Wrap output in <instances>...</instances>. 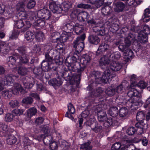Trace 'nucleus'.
I'll use <instances>...</instances> for the list:
<instances>
[{"mask_svg":"<svg viewBox=\"0 0 150 150\" xmlns=\"http://www.w3.org/2000/svg\"><path fill=\"white\" fill-rule=\"evenodd\" d=\"M86 37L85 34L83 33L77 37L72 43V47L75 49V52L72 56L67 58L64 62L68 70H64L61 75L65 80L69 81L70 84H75L77 88H79L81 72L83 71L80 69L81 66L79 68H77L75 64L79 60L80 53L84 48Z\"/></svg>","mask_w":150,"mask_h":150,"instance_id":"1","label":"nucleus"},{"mask_svg":"<svg viewBox=\"0 0 150 150\" xmlns=\"http://www.w3.org/2000/svg\"><path fill=\"white\" fill-rule=\"evenodd\" d=\"M121 69V66L120 64L114 62L110 67L106 69L101 77V72L99 71H93L91 76L95 79V80L99 81L103 83H109L112 79L116 76L115 72L119 71Z\"/></svg>","mask_w":150,"mask_h":150,"instance_id":"2","label":"nucleus"},{"mask_svg":"<svg viewBox=\"0 0 150 150\" xmlns=\"http://www.w3.org/2000/svg\"><path fill=\"white\" fill-rule=\"evenodd\" d=\"M101 83L99 81L91 80L87 87L89 91L88 98L91 99V101L92 103H103L106 101L105 97H102L101 95L104 91L103 88L100 87L97 88L98 85Z\"/></svg>","mask_w":150,"mask_h":150,"instance_id":"3","label":"nucleus"},{"mask_svg":"<svg viewBox=\"0 0 150 150\" xmlns=\"http://www.w3.org/2000/svg\"><path fill=\"white\" fill-rule=\"evenodd\" d=\"M64 46V43L60 42L57 45L55 49H51L49 52V54L54 59L53 61L58 66L62 65L63 63V59L60 56L65 50Z\"/></svg>","mask_w":150,"mask_h":150,"instance_id":"4","label":"nucleus"},{"mask_svg":"<svg viewBox=\"0 0 150 150\" xmlns=\"http://www.w3.org/2000/svg\"><path fill=\"white\" fill-rule=\"evenodd\" d=\"M134 87H130V86L127 89H129V91L127 93V96L129 97V98L126 99L125 102L126 105L127 107H128L129 109H131L132 110H135L137 109L142 106L141 103L139 102H137L136 100L133 99V95L134 90Z\"/></svg>","mask_w":150,"mask_h":150,"instance_id":"5","label":"nucleus"},{"mask_svg":"<svg viewBox=\"0 0 150 150\" xmlns=\"http://www.w3.org/2000/svg\"><path fill=\"white\" fill-rule=\"evenodd\" d=\"M46 1L43 0L38 1V18L48 20L50 19L52 16L51 11L47 8L45 7L46 4Z\"/></svg>","mask_w":150,"mask_h":150,"instance_id":"6","label":"nucleus"},{"mask_svg":"<svg viewBox=\"0 0 150 150\" xmlns=\"http://www.w3.org/2000/svg\"><path fill=\"white\" fill-rule=\"evenodd\" d=\"M93 31L97 35H90L88 37V41L91 45H97L100 41L98 36H103L105 34V30L103 27H96L93 28Z\"/></svg>","mask_w":150,"mask_h":150,"instance_id":"7","label":"nucleus"},{"mask_svg":"<svg viewBox=\"0 0 150 150\" xmlns=\"http://www.w3.org/2000/svg\"><path fill=\"white\" fill-rule=\"evenodd\" d=\"M84 125L87 127H91V130L96 133H101L104 131L105 128L102 123H98L92 118H90L85 122Z\"/></svg>","mask_w":150,"mask_h":150,"instance_id":"8","label":"nucleus"},{"mask_svg":"<svg viewBox=\"0 0 150 150\" xmlns=\"http://www.w3.org/2000/svg\"><path fill=\"white\" fill-rule=\"evenodd\" d=\"M19 92L23 94L26 93V91L23 89L20 85L18 83H15L12 89L4 91L2 92V94L5 98H9L12 94L17 95Z\"/></svg>","mask_w":150,"mask_h":150,"instance_id":"9","label":"nucleus"},{"mask_svg":"<svg viewBox=\"0 0 150 150\" xmlns=\"http://www.w3.org/2000/svg\"><path fill=\"white\" fill-rule=\"evenodd\" d=\"M136 36L134 34L132 33H129L128 35L125 40V43H121L118 41L115 43L116 45H119L118 49L120 51L124 52L125 50L127 47L130 46L131 44L132 41L136 39Z\"/></svg>","mask_w":150,"mask_h":150,"instance_id":"10","label":"nucleus"},{"mask_svg":"<svg viewBox=\"0 0 150 150\" xmlns=\"http://www.w3.org/2000/svg\"><path fill=\"white\" fill-rule=\"evenodd\" d=\"M143 30H141L138 34V40L142 44H145L148 41V36L150 33V29L148 25H144Z\"/></svg>","mask_w":150,"mask_h":150,"instance_id":"11","label":"nucleus"},{"mask_svg":"<svg viewBox=\"0 0 150 150\" xmlns=\"http://www.w3.org/2000/svg\"><path fill=\"white\" fill-rule=\"evenodd\" d=\"M109 24L106 27L108 31L114 33L117 32L119 28V20L116 16L108 19Z\"/></svg>","mask_w":150,"mask_h":150,"instance_id":"12","label":"nucleus"},{"mask_svg":"<svg viewBox=\"0 0 150 150\" xmlns=\"http://www.w3.org/2000/svg\"><path fill=\"white\" fill-rule=\"evenodd\" d=\"M25 6L24 2H22L18 3L16 6V11L15 12L13 11V13L17 14V16L19 17V19L25 20L27 18L28 15L26 11H24Z\"/></svg>","mask_w":150,"mask_h":150,"instance_id":"13","label":"nucleus"},{"mask_svg":"<svg viewBox=\"0 0 150 150\" xmlns=\"http://www.w3.org/2000/svg\"><path fill=\"white\" fill-rule=\"evenodd\" d=\"M41 68L42 72L54 71L56 74L57 73L58 66L54 65V64H51L43 60L41 64Z\"/></svg>","mask_w":150,"mask_h":150,"instance_id":"14","label":"nucleus"},{"mask_svg":"<svg viewBox=\"0 0 150 150\" xmlns=\"http://www.w3.org/2000/svg\"><path fill=\"white\" fill-rule=\"evenodd\" d=\"M80 54L81 56V53ZM91 54L89 53H86L82 55L81 58L79 59L80 62V63L79 64V66H81V68L80 69L82 71L84 70L87 65L90 62L91 59Z\"/></svg>","mask_w":150,"mask_h":150,"instance_id":"15","label":"nucleus"},{"mask_svg":"<svg viewBox=\"0 0 150 150\" xmlns=\"http://www.w3.org/2000/svg\"><path fill=\"white\" fill-rule=\"evenodd\" d=\"M137 120L138 122L137 123L144 122V120H145L148 121L150 120V110L148 111L146 114V112L143 111H139L138 112L136 116Z\"/></svg>","mask_w":150,"mask_h":150,"instance_id":"16","label":"nucleus"},{"mask_svg":"<svg viewBox=\"0 0 150 150\" xmlns=\"http://www.w3.org/2000/svg\"><path fill=\"white\" fill-rule=\"evenodd\" d=\"M61 4L58 1L50 0L49 6L50 9L54 13H61Z\"/></svg>","mask_w":150,"mask_h":150,"instance_id":"17","label":"nucleus"},{"mask_svg":"<svg viewBox=\"0 0 150 150\" xmlns=\"http://www.w3.org/2000/svg\"><path fill=\"white\" fill-rule=\"evenodd\" d=\"M39 70V69L38 67V79H39L41 81L44 78L48 80L52 77H53L55 74L57 75V74H56L54 71L53 72L51 71L42 72ZM58 74V73L57 72V74Z\"/></svg>","mask_w":150,"mask_h":150,"instance_id":"18","label":"nucleus"},{"mask_svg":"<svg viewBox=\"0 0 150 150\" xmlns=\"http://www.w3.org/2000/svg\"><path fill=\"white\" fill-rule=\"evenodd\" d=\"M102 123L105 129L112 126H118L120 125L119 122L117 120H115L111 117H107L106 119L104 121V122H103Z\"/></svg>","mask_w":150,"mask_h":150,"instance_id":"19","label":"nucleus"},{"mask_svg":"<svg viewBox=\"0 0 150 150\" xmlns=\"http://www.w3.org/2000/svg\"><path fill=\"white\" fill-rule=\"evenodd\" d=\"M103 15L106 16L108 19L116 16L114 12L112 11L111 8L110 6H106L103 7L101 9Z\"/></svg>","mask_w":150,"mask_h":150,"instance_id":"20","label":"nucleus"},{"mask_svg":"<svg viewBox=\"0 0 150 150\" xmlns=\"http://www.w3.org/2000/svg\"><path fill=\"white\" fill-rule=\"evenodd\" d=\"M13 79L11 76L10 75L6 76L3 81L0 78V91L2 90L4 88V85L3 84V82L4 85L9 86L13 82Z\"/></svg>","mask_w":150,"mask_h":150,"instance_id":"21","label":"nucleus"},{"mask_svg":"<svg viewBox=\"0 0 150 150\" xmlns=\"http://www.w3.org/2000/svg\"><path fill=\"white\" fill-rule=\"evenodd\" d=\"M109 48L110 46L108 44L105 42L102 43L99 46L96 53V55L99 56L104 52H108Z\"/></svg>","mask_w":150,"mask_h":150,"instance_id":"22","label":"nucleus"},{"mask_svg":"<svg viewBox=\"0 0 150 150\" xmlns=\"http://www.w3.org/2000/svg\"><path fill=\"white\" fill-rule=\"evenodd\" d=\"M68 111L65 114V117H67L72 121L74 120V118L72 114L74 113L75 110L72 104L69 103L67 105Z\"/></svg>","mask_w":150,"mask_h":150,"instance_id":"23","label":"nucleus"},{"mask_svg":"<svg viewBox=\"0 0 150 150\" xmlns=\"http://www.w3.org/2000/svg\"><path fill=\"white\" fill-rule=\"evenodd\" d=\"M128 82L126 81H124L115 88V93H121L125 92V90L128 88Z\"/></svg>","mask_w":150,"mask_h":150,"instance_id":"24","label":"nucleus"},{"mask_svg":"<svg viewBox=\"0 0 150 150\" xmlns=\"http://www.w3.org/2000/svg\"><path fill=\"white\" fill-rule=\"evenodd\" d=\"M57 78H53L49 81L48 83L50 85L53 87L59 86L62 85L63 82L61 77L57 74Z\"/></svg>","mask_w":150,"mask_h":150,"instance_id":"25","label":"nucleus"},{"mask_svg":"<svg viewBox=\"0 0 150 150\" xmlns=\"http://www.w3.org/2000/svg\"><path fill=\"white\" fill-rule=\"evenodd\" d=\"M14 9V8H10L8 10L5 11V6L2 4H0V14H4L8 18L12 17Z\"/></svg>","mask_w":150,"mask_h":150,"instance_id":"26","label":"nucleus"},{"mask_svg":"<svg viewBox=\"0 0 150 150\" xmlns=\"http://www.w3.org/2000/svg\"><path fill=\"white\" fill-rule=\"evenodd\" d=\"M107 56L108 57H109V59H110V60L113 61L112 63L110 64V67H111V65H112L113 62H115L117 64H120L121 66V68L122 67V66L120 64L119 62L117 63L115 61L116 60H118L119 59L121 56V54L119 52L117 51L116 52L113 53L111 54H107Z\"/></svg>","mask_w":150,"mask_h":150,"instance_id":"27","label":"nucleus"},{"mask_svg":"<svg viewBox=\"0 0 150 150\" xmlns=\"http://www.w3.org/2000/svg\"><path fill=\"white\" fill-rule=\"evenodd\" d=\"M72 5V3L69 1H65L62 2L61 4L60 8H61V13L62 11L65 12H67L71 8Z\"/></svg>","mask_w":150,"mask_h":150,"instance_id":"28","label":"nucleus"},{"mask_svg":"<svg viewBox=\"0 0 150 150\" xmlns=\"http://www.w3.org/2000/svg\"><path fill=\"white\" fill-rule=\"evenodd\" d=\"M90 18V15L86 11H83L80 12L79 15L78 19L81 21L86 22Z\"/></svg>","mask_w":150,"mask_h":150,"instance_id":"29","label":"nucleus"},{"mask_svg":"<svg viewBox=\"0 0 150 150\" xmlns=\"http://www.w3.org/2000/svg\"><path fill=\"white\" fill-rule=\"evenodd\" d=\"M97 117L98 121L102 123L104 122L107 118V115L105 111L103 110H100L97 111Z\"/></svg>","mask_w":150,"mask_h":150,"instance_id":"30","label":"nucleus"},{"mask_svg":"<svg viewBox=\"0 0 150 150\" xmlns=\"http://www.w3.org/2000/svg\"><path fill=\"white\" fill-rule=\"evenodd\" d=\"M109 60L105 57L101 58L99 61V64L100 67L102 69H105L109 64Z\"/></svg>","mask_w":150,"mask_h":150,"instance_id":"31","label":"nucleus"},{"mask_svg":"<svg viewBox=\"0 0 150 150\" xmlns=\"http://www.w3.org/2000/svg\"><path fill=\"white\" fill-rule=\"evenodd\" d=\"M137 123L135 124L136 132L137 134L141 135L143 134L144 132V125L145 124L144 122Z\"/></svg>","mask_w":150,"mask_h":150,"instance_id":"32","label":"nucleus"},{"mask_svg":"<svg viewBox=\"0 0 150 150\" xmlns=\"http://www.w3.org/2000/svg\"><path fill=\"white\" fill-rule=\"evenodd\" d=\"M19 52L21 54H22L23 56H21L19 59V60L20 62L25 63H27L28 61V59L26 57L25 55V52L24 49L23 47L19 48L18 49Z\"/></svg>","mask_w":150,"mask_h":150,"instance_id":"33","label":"nucleus"},{"mask_svg":"<svg viewBox=\"0 0 150 150\" xmlns=\"http://www.w3.org/2000/svg\"><path fill=\"white\" fill-rule=\"evenodd\" d=\"M75 24L74 22L69 21L65 24L64 26L65 29L68 33L72 32L74 31Z\"/></svg>","mask_w":150,"mask_h":150,"instance_id":"34","label":"nucleus"},{"mask_svg":"<svg viewBox=\"0 0 150 150\" xmlns=\"http://www.w3.org/2000/svg\"><path fill=\"white\" fill-rule=\"evenodd\" d=\"M118 106H113L108 111V114L112 117H115L118 116Z\"/></svg>","mask_w":150,"mask_h":150,"instance_id":"35","label":"nucleus"},{"mask_svg":"<svg viewBox=\"0 0 150 150\" xmlns=\"http://www.w3.org/2000/svg\"><path fill=\"white\" fill-rule=\"evenodd\" d=\"M18 55H16V57L14 56H10L7 59L8 64L9 67L11 68H13V66L15 64L16 59H18Z\"/></svg>","mask_w":150,"mask_h":150,"instance_id":"36","label":"nucleus"},{"mask_svg":"<svg viewBox=\"0 0 150 150\" xmlns=\"http://www.w3.org/2000/svg\"><path fill=\"white\" fill-rule=\"evenodd\" d=\"M142 19L144 22L147 23L150 21V6L149 8L146 9L144 10Z\"/></svg>","mask_w":150,"mask_h":150,"instance_id":"37","label":"nucleus"},{"mask_svg":"<svg viewBox=\"0 0 150 150\" xmlns=\"http://www.w3.org/2000/svg\"><path fill=\"white\" fill-rule=\"evenodd\" d=\"M84 26L82 24L77 23H76L74 29V32L77 35H79L83 32L84 30Z\"/></svg>","mask_w":150,"mask_h":150,"instance_id":"38","label":"nucleus"},{"mask_svg":"<svg viewBox=\"0 0 150 150\" xmlns=\"http://www.w3.org/2000/svg\"><path fill=\"white\" fill-rule=\"evenodd\" d=\"M118 107L119 109V116L121 117H125L128 112V110L127 108L125 107L121 108L119 106H118Z\"/></svg>","mask_w":150,"mask_h":150,"instance_id":"39","label":"nucleus"},{"mask_svg":"<svg viewBox=\"0 0 150 150\" xmlns=\"http://www.w3.org/2000/svg\"><path fill=\"white\" fill-rule=\"evenodd\" d=\"M38 138L42 139L44 144L46 145L50 144L51 143L50 141L52 139V138L51 137L45 136L43 134H41L40 137L38 136Z\"/></svg>","mask_w":150,"mask_h":150,"instance_id":"40","label":"nucleus"},{"mask_svg":"<svg viewBox=\"0 0 150 150\" xmlns=\"http://www.w3.org/2000/svg\"><path fill=\"white\" fill-rule=\"evenodd\" d=\"M116 7L115 8V11L117 12H122L124 10L125 7V4L122 2H117L116 4Z\"/></svg>","mask_w":150,"mask_h":150,"instance_id":"41","label":"nucleus"},{"mask_svg":"<svg viewBox=\"0 0 150 150\" xmlns=\"http://www.w3.org/2000/svg\"><path fill=\"white\" fill-rule=\"evenodd\" d=\"M16 141L17 139L13 135H9L7 138L6 142L9 145H12L15 144Z\"/></svg>","mask_w":150,"mask_h":150,"instance_id":"42","label":"nucleus"},{"mask_svg":"<svg viewBox=\"0 0 150 150\" xmlns=\"http://www.w3.org/2000/svg\"><path fill=\"white\" fill-rule=\"evenodd\" d=\"M147 86V83L144 81L142 80L140 81L138 83L137 82L136 83V84L134 85V87L135 88H138L141 90L145 89Z\"/></svg>","mask_w":150,"mask_h":150,"instance_id":"43","label":"nucleus"},{"mask_svg":"<svg viewBox=\"0 0 150 150\" xmlns=\"http://www.w3.org/2000/svg\"><path fill=\"white\" fill-rule=\"evenodd\" d=\"M128 47H127L124 50L125 52L124 53V55L125 56L128 57H127V59H130V58L132 59V57L134 56V53L131 49H128Z\"/></svg>","mask_w":150,"mask_h":150,"instance_id":"44","label":"nucleus"},{"mask_svg":"<svg viewBox=\"0 0 150 150\" xmlns=\"http://www.w3.org/2000/svg\"><path fill=\"white\" fill-rule=\"evenodd\" d=\"M139 95V91H137V88H134V90L133 95L132 98L134 99V100H136V102H140L141 103L142 105L143 102L142 101L140 98L138 96Z\"/></svg>","mask_w":150,"mask_h":150,"instance_id":"45","label":"nucleus"},{"mask_svg":"<svg viewBox=\"0 0 150 150\" xmlns=\"http://www.w3.org/2000/svg\"><path fill=\"white\" fill-rule=\"evenodd\" d=\"M34 84V81L33 79H29L27 81L24 82L23 85L24 87L27 89H28L32 88Z\"/></svg>","mask_w":150,"mask_h":150,"instance_id":"46","label":"nucleus"},{"mask_svg":"<svg viewBox=\"0 0 150 150\" xmlns=\"http://www.w3.org/2000/svg\"><path fill=\"white\" fill-rule=\"evenodd\" d=\"M25 38L28 41H31L35 38V35L33 33L28 31L25 35Z\"/></svg>","mask_w":150,"mask_h":150,"instance_id":"47","label":"nucleus"},{"mask_svg":"<svg viewBox=\"0 0 150 150\" xmlns=\"http://www.w3.org/2000/svg\"><path fill=\"white\" fill-rule=\"evenodd\" d=\"M105 93L108 96H112L115 93V88L112 86H110L105 90Z\"/></svg>","mask_w":150,"mask_h":150,"instance_id":"48","label":"nucleus"},{"mask_svg":"<svg viewBox=\"0 0 150 150\" xmlns=\"http://www.w3.org/2000/svg\"><path fill=\"white\" fill-rule=\"evenodd\" d=\"M37 111V109L34 107L28 109L27 111V113L28 119H30L32 116L35 115Z\"/></svg>","mask_w":150,"mask_h":150,"instance_id":"49","label":"nucleus"},{"mask_svg":"<svg viewBox=\"0 0 150 150\" xmlns=\"http://www.w3.org/2000/svg\"><path fill=\"white\" fill-rule=\"evenodd\" d=\"M136 132V128L133 127H128L126 131V134L129 136H132L134 135Z\"/></svg>","mask_w":150,"mask_h":150,"instance_id":"50","label":"nucleus"},{"mask_svg":"<svg viewBox=\"0 0 150 150\" xmlns=\"http://www.w3.org/2000/svg\"><path fill=\"white\" fill-rule=\"evenodd\" d=\"M70 145V143L64 140L62 142L61 146L64 150H69Z\"/></svg>","mask_w":150,"mask_h":150,"instance_id":"51","label":"nucleus"},{"mask_svg":"<svg viewBox=\"0 0 150 150\" xmlns=\"http://www.w3.org/2000/svg\"><path fill=\"white\" fill-rule=\"evenodd\" d=\"M50 54L47 53L45 54V59L44 60L45 61L47 62L48 63H50L51 64H54V65H56L54 62H53L54 59V58L52 56H50Z\"/></svg>","mask_w":150,"mask_h":150,"instance_id":"52","label":"nucleus"},{"mask_svg":"<svg viewBox=\"0 0 150 150\" xmlns=\"http://www.w3.org/2000/svg\"><path fill=\"white\" fill-rule=\"evenodd\" d=\"M24 111L23 109H16L13 111L12 114L14 116H19L22 115Z\"/></svg>","mask_w":150,"mask_h":150,"instance_id":"53","label":"nucleus"},{"mask_svg":"<svg viewBox=\"0 0 150 150\" xmlns=\"http://www.w3.org/2000/svg\"><path fill=\"white\" fill-rule=\"evenodd\" d=\"M23 20L20 19L18 21H15L14 23V27L18 28H21L24 25Z\"/></svg>","mask_w":150,"mask_h":150,"instance_id":"54","label":"nucleus"},{"mask_svg":"<svg viewBox=\"0 0 150 150\" xmlns=\"http://www.w3.org/2000/svg\"><path fill=\"white\" fill-rule=\"evenodd\" d=\"M137 76L135 74H133L130 76V82L131 84L129 85L130 87H134V85L137 82Z\"/></svg>","mask_w":150,"mask_h":150,"instance_id":"55","label":"nucleus"},{"mask_svg":"<svg viewBox=\"0 0 150 150\" xmlns=\"http://www.w3.org/2000/svg\"><path fill=\"white\" fill-rule=\"evenodd\" d=\"M90 143L87 142L81 145V150H91V147L90 146Z\"/></svg>","mask_w":150,"mask_h":150,"instance_id":"56","label":"nucleus"},{"mask_svg":"<svg viewBox=\"0 0 150 150\" xmlns=\"http://www.w3.org/2000/svg\"><path fill=\"white\" fill-rule=\"evenodd\" d=\"M90 111L88 110H85L81 113V117L83 118H87L86 120H88L90 118Z\"/></svg>","mask_w":150,"mask_h":150,"instance_id":"57","label":"nucleus"},{"mask_svg":"<svg viewBox=\"0 0 150 150\" xmlns=\"http://www.w3.org/2000/svg\"><path fill=\"white\" fill-rule=\"evenodd\" d=\"M79 12L76 9H73L72 10L70 14V16L72 18H76L78 17V15L79 14Z\"/></svg>","mask_w":150,"mask_h":150,"instance_id":"58","label":"nucleus"},{"mask_svg":"<svg viewBox=\"0 0 150 150\" xmlns=\"http://www.w3.org/2000/svg\"><path fill=\"white\" fill-rule=\"evenodd\" d=\"M49 145L50 149L51 150H57L58 147V144L57 142L54 141H52Z\"/></svg>","mask_w":150,"mask_h":150,"instance_id":"59","label":"nucleus"},{"mask_svg":"<svg viewBox=\"0 0 150 150\" xmlns=\"http://www.w3.org/2000/svg\"><path fill=\"white\" fill-rule=\"evenodd\" d=\"M122 145L120 142H117L112 145L111 147V150H119Z\"/></svg>","mask_w":150,"mask_h":150,"instance_id":"60","label":"nucleus"},{"mask_svg":"<svg viewBox=\"0 0 150 150\" xmlns=\"http://www.w3.org/2000/svg\"><path fill=\"white\" fill-rule=\"evenodd\" d=\"M14 116L13 114L9 113H7L5 116V120L8 122H10L13 120Z\"/></svg>","mask_w":150,"mask_h":150,"instance_id":"61","label":"nucleus"},{"mask_svg":"<svg viewBox=\"0 0 150 150\" xmlns=\"http://www.w3.org/2000/svg\"><path fill=\"white\" fill-rule=\"evenodd\" d=\"M27 69L25 68L20 67L18 69V73L21 75H25L27 73Z\"/></svg>","mask_w":150,"mask_h":150,"instance_id":"62","label":"nucleus"},{"mask_svg":"<svg viewBox=\"0 0 150 150\" xmlns=\"http://www.w3.org/2000/svg\"><path fill=\"white\" fill-rule=\"evenodd\" d=\"M33 99L30 97L24 98L22 101L23 103L26 104H30L33 102Z\"/></svg>","mask_w":150,"mask_h":150,"instance_id":"63","label":"nucleus"},{"mask_svg":"<svg viewBox=\"0 0 150 150\" xmlns=\"http://www.w3.org/2000/svg\"><path fill=\"white\" fill-rule=\"evenodd\" d=\"M39 28H38V29ZM45 39V38L43 33L38 30V42H42Z\"/></svg>","mask_w":150,"mask_h":150,"instance_id":"64","label":"nucleus"}]
</instances>
